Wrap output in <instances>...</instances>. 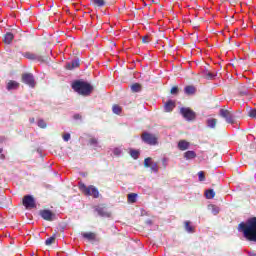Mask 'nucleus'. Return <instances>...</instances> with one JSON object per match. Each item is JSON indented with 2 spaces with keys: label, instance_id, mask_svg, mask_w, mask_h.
<instances>
[{
  "label": "nucleus",
  "instance_id": "f257e3e1",
  "mask_svg": "<svg viewBox=\"0 0 256 256\" xmlns=\"http://www.w3.org/2000/svg\"><path fill=\"white\" fill-rule=\"evenodd\" d=\"M238 231L243 233L248 241L256 242V217L250 218L238 225Z\"/></svg>",
  "mask_w": 256,
  "mask_h": 256
},
{
  "label": "nucleus",
  "instance_id": "f03ea898",
  "mask_svg": "<svg viewBox=\"0 0 256 256\" xmlns=\"http://www.w3.org/2000/svg\"><path fill=\"white\" fill-rule=\"evenodd\" d=\"M72 89H74L76 93H79V95L87 96V95H91L93 91V86H91V84L87 82L78 80L72 83Z\"/></svg>",
  "mask_w": 256,
  "mask_h": 256
},
{
  "label": "nucleus",
  "instance_id": "7ed1b4c3",
  "mask_svg": "<svg viewBox=\"0 0 256 256\" xmlns=\"http://www.w3.org/2000/svg\"><path fill=\"white\" fill-rule=\"evenodd\" d=\"M78 187L80 191L84 193V195H87L89 197H94V199H99V190L95 186L93 185L86 186L84 183L80 182L78 184Z\"/></svg>",
  "mask_w": 256,
  "mask_h": 256
},
{
  "label": "nucleus",
  "instance_id": "20e7f679",
  "mask_svg": "<svg viewBox=\"0 0 256 256\" xmlns=\"http://www.w3.org/2000/svg\"><path fill=\"white\" fill-rule=\"evenodd\" d=\"M141 139L147 145H158V138L155 134H151L149 132H144L141 135Z\"/></svg>",
  "mask_w": 256,
  "mask_h": 256
},
{
  "label": "nucleus",
  "instance_id": "39448f33",
  "mask_svg": "<svg viewBox=\"0 0 256 256\" xmlns=\"http://www.w3.org/2000/svg\"><path fill=\"white\" fill-rule=\"evenodd\" d=\"M180 113L186 121H193L196 117L195 112L190 108H181Z\"/></svg>",
  "mask_w": 256,
  "mask_h": 256
},
{
  "label": "nucleus",
  "instance_id": "423d86ee",
  "mask_svg": "<svg viewBox=\"0 0 256 256\" xmlns=\"http://www.w3.org/2000/svg\"><path fill=\"white\" fill-rule=\"evenodd\" d=\"M220 116H222L223 119H225L226 122L230 123L231 125L235 123V116H233V113L227 109H220Z\"/></svg>",
  "mask_w": 256,
  "mask_h": 256
},
{
  "label": "nucleus",
  "instance_id": "0eeeda50",
  "mask_svg": "<svg viewBox=\"0 0 256 256\" xmlns=\"http://www.w3.org/2000/svg\"><path fill=\"white\" fill-rule=\"evenodd\" d=\"M144 167H150L153 173H159V164L153 161V158L148 157L144 160Z\"/></svg>",
  "mask_w": 256,
  "mask_h": 256
},
{
  "label": "nucleus",
  "instance_id": "6e6552de",
  "mask_svg": "<svg viewBox=\"0 0 256 256\" xmlns=\"http://www.w3.org/2000/svg\"><path fill=\"white\" fill-rule=\"evenodd\" d=\"M22 81L29 87H35V77L31 73H25L22 75Z\"/></svg>",
  "mask_w": 256,
  "mask_h": 256
},
{
  "label": "nucleus",
  "instance_id": "1a4fd4ad",
  "mask_svg": "<svg viewBox=\"0 0 256 256\" xmlns=\"http://www.w3.org/2000/svg\"><path fill=\"white\" fill-rule=\"evenodd\" d=\"M23 205L26 209H33L35 207V198L31 195L24 196Z\"/></svg>",
  "mask_w": 256,
  "mask_h": 256
},
{
  "label": "nucleus",
  "instance_id": "9d476101",
  "mask_svg": "<svg viewBox=\"0 0 256 256\" xmlns=\"http://www.w3.org/2000/svg\"><path fill=\"white\" fill-rule=\"evenodd\" d=\"M40 217L45 221H53L55 219V214L51 210H42L40 211Z\"/></svg>",
  "mask_w": 256,
  "mask_h": 256
},
{
  "label": "nucleus",
  "instance_id": "9b49d317",
  "mask_svg": "<svg viewBox=\"0 0 256 256\" xmlns=\"http://www.w3.org/2000/svg\"><path fill=\"white\" fill-rule=\"evenodd\" d=\"M95 211L100 217H111V213L107 211V208L103 206H96Z\"/></svg>",
  "mask_w": 256,
  "mask_h": 256
},
{
  "label": "nucleus",
  "instance_id": "f8f14e48",
  "mask_svg": "<svg viewBox=\"0 0 256 256\" xmlns=\"http://www.w3.org/2000/svg\"><path fill=\"white\" fill-rule=\"evenodd\" d=\"M24 57L26 59H30L31 61H40V62H43V57L42 56H39L35 53H31V52H26L24 54Z\"/></svg>",
  "mask_w": 256,
  "mask_h": 256
},
{
  "label": "nucleus",
  "instance_id": "ddd939ff",
  "mask_svg": "<svg viewBox=\"0 0 256 256\" xmlns=\"http://www.w3.org/2000/svg\"><path fill=\"white\" fill-rule=\"evenodd\" d=\"M7 91H17L19 89V82L10 80L6 85Z\"/></svg>",
  "mask_w": 256,
  "mask_h": 256
},
{
  "label": "nucleus",
  "instance_id": "4468645a",
  "mask_svg": "<svg viewBox=\"0 0 256 256\" xmlns=\"http://www.w3.org/2000/svg\"><path fill=\"white\" fill-rule=\"evenodd\" d=\"M175 109V102L173 100H169L168 102L165 103L164 105V111L166 113H171Z\"/></svg>",
  "mask_w": 256,
  "mask_h": 256
},
{
  "label": "nucleus",
  "instance_id": "2eb2a0df",
  "mask_svg": "<svg viewBox=\"0 0 256 256\" xmlns=\"http://www.w3.org/2000/svg\"><path fill=\"white\" fill-rule=\"evenodd\" d=\"M79 67V59L72 60L71 62L66 63V69L72 71V69H77Z\"/></svg>",
  "mask_w": 256,
  "mask_h": 256
},
{
  "label": "nucleus",
  "instance_id": "dca6fc26",
  "mask_svg": "<svg viewBox=\"0 0 256 256\" xmlns=\"http://www.w3.org/2000/svg\"><path fill=\"white\" fill-rule=\"evenodd\" d=\"M178 149H180V151H187V149H189V142L180 140L178 142Z\"/></svg>",
  "mask_w": 256,
  "mask_h": 256
},
{
  "label": "nucleus",
  "instance_id": "f3484780",
  "mask_svg": "<svg viewBox=\"0 0 256 256\" xmlns=\"http://www.w3.org/2000/svg\"><path fill=\"white\" fill-rule=\"evenodd\" d=\"M82 237H84V239H87L88 241H95V233L93 232H84L82 233Z\"/></svg>",
  "mask_w": 256,
  "mask_h": 256
},
{
  "label": "nucleus",
  "instance_id": "a211bd4d",
  "mask_svg": "<svg viewBox=\"0 0 256 256\" xmlns=\"http://www.w3.org/2000/svg\"><path fill=\"white\" fill-rule=\"evenodd\" d=\"M196 91L197 89H195L194 86H186L184 88V93H186V95H195Z\"/></svg>",
  "mask_w": 256,
  "mask_h": 256
},
{
  "label": "nucleus",
  "instance_id": "6ab92c4d",
  "mask_svg": "<svg viewBox=\"0 0 256 256\" xmlns=\"http://www.w3.org/2000/svg\"><path fill=\"white\" fill-rule=\"evenodd\" d=\"M207 127H209L210 129H215L216 125H217V119L215 118H210L207 120Z\"/></svg>",
  "mask_w": 256,
  "mask_h": 256
},
{
  "label": "nucleus",
  "instance_id": "aec40b11",
  "mask_svg": "<svg viewBox=\"0 0 256 256\" xmlns=\"http://www.w3.org/2000/svg\"><path fill=\"white\" fill-rule=\"evenodd\" d=\"M13 39H14L13 33L8 32V33H6V35H5V37H4V42H5L7 45H10V43L13 41Z\"/></svg>",
  "mask_w": 256,
  "mask_h": 256
},
{
  "label": "nucleus",
  "instance_id": "412c9836",
  "mask_svg": "<svg viewBox=\"0 0 256 256\" xmlns=\"http://www.w3.org/2000/svg\"><path fill=\"white\" fill-rule=\"evenodd\" d=\"M185 230L187 233H195V227L191 226V222L189 221L185 222Z\"/></svg>",
  "mask_w": 256,
  "mask_h": 256
},
{
  "label": "nucleus",
  "instance_id": "4be33fe9",
  "mask_svg": "<svg viewBox=\"0 0 256 256\" xmlns=\"http://www.w3.org/2000/svg\"><path fill=\"white\" fill-rule=\"evenodd\" d=\"M184 157L185 159H195V157H197V154L195 153V151H187L184 153Z\"/></svg>",
  "mask_w": 256,
  "mask_h": 256
},
{
  "label": "nucleus",
  "instance_id": "5701e85b",
  "mask_svg": "<svg viewBox=\"0 0 256 256\" xmlns=\"http://www.w3.org/2000/svg\"><path fill=\"white\" fill-rule=\"evenodd\" d=\"M206 199H213L215 197V191L213 189H208L205 191Z\"/></svg>",
  "mask_w": 256,
  "mask_h": 256
},
{
  "label": "nucleus",
  "instance_id": "b1692460",
  "mask_svg": "<svg viewBox=\"0 0 256 256\" xmlns=\"http://www.w3.org/2000/svg\"><path fill=\"white\" fill-rule=\"evenodd\" d=\"M203 75H204L205 79H210V80L213 79L214 77H217V74H214V73H212L210 71H207V70H205L203 72Z\"/></svg>",
  "mask_w": 256,
  "mask_h": 256
},
{
  "label": "nucleus",
  "instance_id": "393cba45",
  "mask_svg": "<svg viewBox=\"0 0 256 256\" xmlns=\"http://www.w3.org/2000/svg\"><path fill=\"white\" fill-rule=\"evenodd\" d=\"M208 209H210L212 211L213 215H218V213L220 211L219 207L216 205H213V204L209 205Z\"/></svg>",
  "mask_w": 256,
  "mask_h": 256
},
{
  "label": "nucleus",
  "instance_id": "a878e982",
  "mask_svg": "<svg viewBox=\"0 0 256 256\" xmlns=\"http://www.w3.org/2000/svg\"><path fill=\"white\" fill-rule=\"evenodd\" d=\"M112 111L113 113H115V115H121V112L123 111V109L119 105H114L112 107Z\"/></svg>",
  "mask_w": 256,
  "mask_h": 256
},
{
  "label": "nucleus",
  "instance_id": "bb28decb",
  "mask_svg": "<svg viewBox=\"0 0 256 256\" xmlns=\"http://www.w3.org/2000/svg\"><path fill=\"white\" fill-rule=\"evenodd\" d=\"M128 201H129V203H136L137 202V194H135V193L128 194Z\"/></svg>",
  "mask_w": 256,
  "mask_h": 256
},
{
  "label": "nucleus",
  "instance_id": "cd10ccee",
  "mask_svg": "<svg viewBox=\"0 0 256 256\" xmlns=\"http://www.w3.org/2000/svg\"><path fill=\"white\" fill-rule=\"evenodd\" d=\"M133 93H139L141 91V86L138 83H135L131 86Z\"/></svg>",
  "mask_w": 256,
  "mask_h": 256
},
{
  "label": "nucleus",
  "instance_id": "c85d7f7f",
  "mask_svg": "<svg viewBox=\"0 0 256 256\" xmlns=\"http://www.w3.org/2000/svg\"><path fill=\"white\" fill-rule=\"evenodd\" d=\"M37 125H38V127H40V129H46L47 128V123L43 119H39L38 122H37Z\"/></svg>",
  "mask_w": 256,
  "mask_h": 256
},
{
  "label": "nucleus",
  "instance_id": "c756f323",
  "mask_svg": "<svg viewBox=\"0 0 256 256\" xmlns=\"http://www.w3.org/2000/svg\"><path fill=\"white\" fill-rule=\"evenodd\" d=\"M130 155H131V157H132L133 159H139L140 153H139L138 150H133V149H131V150H130Z\"/></svg>",
  "mask_w": 256,
  "mask_h": 256
},
{
  "label": "nucleus",
  "instance_id": "7c9ffc66",
  "mask_svg": "<svg viewBox=\"0 0 256 256\" xmlns=\"http://www.w3.org/2000/svg\"><path fill=\"white\" fill-rule=\"evenodd\" d=\"M92 3H94V5H97V7L105 6V0H92Z\"/></svg>",
  "mask_w": 256,
  "mask_h": 256
},
{
  "label": "nucleus",
  "instance_id": "2f4dec72",
  "mask_svg": "<svg viewBox=\"0 0 256 256\" xmlns=\"http://www.w3.org/2000/svg\"><path fill=\"white\" fill-rule=\"evenodd\" d=\"M90 145H93V147H98L99 146V142L97 141V138H91L89 140Z\"/></svg>",
  "mask_w": 256,
  "mask_h": 256
},
{
  "label": "nucleus",
  "instance_id": "473e14b6",
  "mask_svg": "<svg viewBox=\"0 0 256 256\" xmlns=\"http://www.w3.org/2000/svg\"><path fill=\"white\" fill-rule=\"evenodd\" d=\"M55 242V237H49L45 241V245H52Z\"/></svg>",
  "mask_w": 256,
  "mask_h": 256
},
{
  "label": "nucleus",
  "instance_id": "72a5a7b5",
  "mask_svg": "<svg viewBox=\"0 0 256 256\" xmlns=\"http://www.w3.org/2000/svg\"><path fill=\"white\" fill-rule=\"evenodd\" d=\"M249 117H251L252 119H256V109H251L248 112Z\"/></svg>",
  "mask_w": 256,
  "mask_h": 256
},
{
  "label": "nucleus",
  "instance_id": "f704fd0d",
  "mask_svg": "<svg viewBox=\"0 0 256 256\" xmlns=\"http://www.w3.org/2000/svg\"><path fill=\"white\" fill-rule=\"evenodd\" d=\"M198 179L199 181H205V172L203 171L198 172Z\"/></svg>",
  "mask_w": 256,
  "mask_h": 256
},
{
  "label": "nucleus",
  "instance_id": "c9c22d12",
  "mask_svg": "<svg viewBox=\"0 0 256 256\" xmlns=\"http://www.w3.org/2000/svg\"><path fill=\"white\" fill-rule=\"evenodd\" d=\"M170 93L171 95H177L179 93V88L177 86L172 87Z\"/></svg>",
  "mask_w": 256,
  "mask_h": 256
},
{
  "label": "nucleus",
  "instance_id": "e433bc0d",
  "mask_svg": "<svg viewBox=\"0 0 256 256\" xmlns=\"http://www.w3.org/2000/svg\"><path fill=\"white\" fill-rule=\"evenodd\" d=\"M113 153H114V155L119 156V155H121L122 150H121V148H114Z\"/></svg>",
  "mask_w": 256,
  "mask_h": 256
},
{
  "label": "nucleus",
  "instance_id": "4c0bfd02",
  "mask_svg": "<svg viewBox=\"0 0 256 256\" xmlns=\"http://www.w3.org/2000/svg\"><path fill=\"white\" fill-rule=\"evenodd\" d=\"M69 139H71V134L65 133V134L63 135V140L67 142V141H69Z\"/></svg>",
  "mask_w": 256,
  "mask_h": 256
},
{
  "label": "nucleus",
  "instance_id": "58836bf2",
  "mask_svg": "<svg viewBox=\"0 0 256 256\" xmlns=\"http://www.w3.org/2000/svg\"><path fill=\"white\" fill-rule=\"evenodd\" d=\"M167 163H169V159L164 157V158L162 159V165H163V167H167Z\"/></svg>",
  "mask_w": 256,
  "mask_h": 256
},
{
  "label": "nucleus",
  "instance_id": "ea45409f",
  "mask_svg": "<svg viewBox=\"0 0 256 256\" xmlns=\"http://www.w3.org/2000/svg\"><path fill=\"white\" fill-rule=\"evenodd\" d=\"M149 41H151L150 39H149V36H144V37H142V43H149Z\"/></svg>",
  "mask_w": 256,
  "mask_h": 256
},
{
  "label": "nucleus",
  "instance_id": "a19ab883",
  "mask_svg": "<svg viewBox=\"0 0 256 256\" xmlns=\"http://www.w3.org/2000/svg\"><path fill=\"white\" fill-rule=\"evenodd\" d=\"M73 119H75L77 121V120L81 119V115L80 114H75L73 116Z\"/></svg>",
  "mask_w": 256,
  "mask_h": 256
},
{
  "label": "nucleus",
  "instance_id": "79ce46f5",
  "mask_svg": "<svg viewBox=\"0 0 256 256\" xmlns=\"http://www.w3.org/2000/svg\"><path fill=\"white\" fill-rule=\"evenodd\" d=\"M248 256H256V252L255 251H249Z\"/></svg>",
  "mask_w": 256,
  "mask_h": 256
},
{
  "label": "nucleus",
  "instance_id": "37998d69",
  "mask_svg": "<svg viewBox=\"0 0 256 256\" xmlns=\"http://www.w3.org/2000/svg\"><path fill=\"white\" fill-rule=\"evenodd\" d=\"M5 141V136H0V143H3Z\"/></svg>",
  "mask_w": 256,
  "mask_h": 256
},
{
  "label": "nucleus",
  "instance_id": "c03bdc74",
  "mask_svg": "<svg viewBox=\"0 0 256 256\" xmlns=\"http://www.w3.org/2000/svg\"><path fill=\"white\" fill-rule=\"evenodd\" d=\"M30 123H35V118H30Z\"/></svg>",
  "mask_w": 256,
  "mask_h": 256
},
{
  "label": "nucleus",
  "instance_id": "a18cd8bd",
  "mask_svg": "<svg viewBox=\"0 0 256 256\" xmlns=\"http://www.w3.org/2000/svg\"><path fill=\"white\" fill-rule=\"evenodd\" d=\"M0 158L5 159V155L1 154Z\"/></svg>",
  "mask_w": 256,
  "mask_h": 256
},
{
  "label": "nucleus",
  "instance_id": "49530a36",
  "mask_svg": "<svg viewBox=\"0 0 256 256\" xmlns=\"http://www.w3.org/2000/svg\"><path fill=\"white\" fill-rule=\"evenodd\" d=\"M0 153H3V148H0Z\"/></svg>",
  "mask_w": 256,
  "mask_h": 256
}]
</instances>
